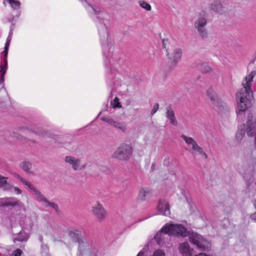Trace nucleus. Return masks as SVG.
Returning a JSON list of instances; mask_svg holds the SVG:
<instances>
[{"label":"nucleus","mask_w":256,"mask_h":256,"mask_svg":"<svg viewBox=\"0 0 256 256\" xmlns=\"http://www.w3.org/2000/svg\"><path fill=\"white\" fill-rule=\"evenodd\" d=\"M68 235L73 241L78 244V256H98L97 249L88 244L82 228L70 230Z\"/></svg>","instance_id":"obj_3"},{"label":"nucleus","mask_w":256,"mask_h":256,"mask_svg":"<svg viewBox=\"0 0 256 256\" xmlns=\"http://www.w3.org/2000/svg\"><path fill=\"white\" fill-rule=\"evenodd\" d=\"M181 137L187 144L188 151L198 144L197 142L191 137L187 136L184 134H182Z\"/></svg>","instance_id":"obj_21"},{"label":"nucleus","mask_w":256,"mask_h":256,"mask_svg":"<svg viewBox=\"0 0 256 256\" xmlns=\"http://www.w3.org/2000/svg\"><path fill=\"white\" fill-rule=\"evenodd\" d=\"M6 64H7V62L6 60V68H4L2 65H0V83H2L4 81V77L5 74L6 72Z\"/></svg>","instance_id":"obj_31"},{"label":"nucleus","mask_w":256,"mask_h":256,"mask_svg":"<svg viewBox=\"0 0 256 256\" xmlns=\"http://www.w3.org/2000/svg\"><path fill=\"white\" fill-rule=\"evenodd\" d=\"M189 239L190 242L199 250H208L211 247L210 242L199 234L192 233L189 236Z\"/></svg>","instance_id":"obj_8"},{"label":"nucleus","mask_w":256,"mask_h":256,"mask_svg":"<svg viewBox=\"0 0 256 256\" xmlns=\"http://www.w3.org/2000/svg\"><path fill=\"white\" fill-rule=\"evenodd\" d=\"M39 240H40V242H42V241H43V237H42V236H39Z\"/></svg>","instance_id":"obj_49"},{"label":"nucleus","mask_w":256,"mask_h":256,"mask_svg":"<svg viewBox=\"0 0 256 256\" xmlns=\"http://www.w3.org/2000/svg\"><path fill=\"white\" fill-rule=\"evenodd\" d=\"M90 7L92 10L94 14L98 19L106 20L108 17V14L104 8L92 6H90Z\"/></svg>","instance_id":"obj_13"},{"label":"nucleus","mask_w":256,"mask_h":256,"mask_svg":"<svg viewBox=\"0 0 256 256\" xmlns=\"http://www.w3.org/2000/svg\"><path fill=\"white\" fill-rule=\"evenodd\" d=\"M159 37L162 40V48L166 50L167 56H168V58L172 62L174 63L178 62L181 58L182 52L180 48H176L172 52H168V46L173 40L170 33H160Z\"/></svg>","instance_id":"obj_5"},{"label":"nucleus","mask_w":256,"mask_h":256,"mask_svg":"<svg viewBox=\"0 0 256 256\" xmlns=\"http://www.w3.org/2000/svg\"><path fill=\"white\" fill-rule=\"evenodd\" d=\"M207 34L208 33H206V32H204V33H200V36L202 38H204L205 37H206V35H207Z\"/></svg>","instance_id":"obj_46"},{"label":"nucleus","mask_w":256,"mask_h":256,"mask_svg":"<svg viewBox=\"0 0 256 256\" xmlns=\"http://www.w3.org/2000/svg\"><path fill=\"white\" fill-rule=\"evenodd\" d=\"M10 42H6L4 46V53L5 56H7L8 53V50L10 46Z\"/></svg>","instance_id":"obj_41"},{"label":"nucleus","mask_w":256,"mask_h":256,"mask_svg":"<svg viewBox=\"0 0 256 256\" xmlns=\"http://www.w3.org/2000/svg\"><path fill=\"white\" fill-rule=\"evenodd\" d=\"M65 162L70 165L74 170H80L85 167V166L81 164L80 159L72 156H66L64 159Z\"/></svg>","instance_id":"obj_12"},{"label":"nucleus","mask_w":256,"mask_h":256,"mask_svg":"<svg viewBox=\"0 0 256 256\" xmlns=\"http://www.w3.org/2000/svg\"><path fill=\"white\" fill-rule=\"evenodd\" d=\"M20 167L26 172L32 174L30 169L32 167V164L30 162L24 161L20 163Z\"/></svg>","instance_id":"obj_25"},{"label":"nucleus","mask_w":256,"mask_h":256,"mask_svg":"<svg viewBox=\"0 0 256 256\" xmlns=\"http://www.w3.org/2000/svg\"><path fill=\"white\" fill-rule=\"evenodd\" d=\"M21 182H22L32 192L34 190V189L36 188L33 185H32L30 184V182L26 180L24 178Z\"/></svg>","instance_id":"obj_36"},{"label":"nucleus","mask_w":256,"mask_h":256,"mask_svg":"<svg viewBox=\"0 0 256 256\" xmlns=\"http://www.w3.org/2000/svg\"><path fill=\"white\" fill-rule=\"evenodd\" d=\"M14 136L18 138V139H21L20 138V136H19L18 134L14 133Z\"/></svg>","instance_id":"obj_47"},{"label":"nucleus","mask_w":256,"mask_h":256,"mask_svg":"<svg viewBox=\"0 0 256 256\" xmlns=\"http://www.w3.org/2000/svg\"><path fill=\"white\" fill-rule=\"evenodd\" d=\"M41 253L42 256H48V248L47 245H42Z\"/></svg>","instance_id":"obj_35"},{"label":"nucleus","mask_w":256,"mask_h":256,"mask_svg":"<svg viewBox=\"0 0 256 256\" xmlns=\"http://www.w3.org/2000/svg\"><path fill=\"white\" fill-rule=\"evenodd\" d=\"M35 196L36 200L39 202H43L45 203L48 202V200L44 196L43 194L36 188L34 189L32 192Z\"/></svg>","instance_id":"obj_22"},{"label":"nucleus","mask_w":256,"mask_h":256,"mask_svg":"<svg viewBox=\"0 0 256 256\" xmlns=\"http://www.w3.org/2000/svg\"><path fill=\"white\" fill-rule=\"evenodd\" d=\"M254 208L256 209V198L254 200Z\"/></svg>","instance_id":"obj_50"},{"label":"nucleus","mask_w":256,"mask_h":256,"mask_svg":"<svg viewBox=\"0 0 256 256\" xmlns=\"http://www.w3.org/2000/svg\"><path fill=\"white\" fill-rule=\"evenodd\" d=\"M16 206H22L23 204L16 198L14 197L3 198H0V206L14 207Z\"/></svg>","instance_id":"obj_11"},{"label":"nucleus","mask_w":256,"mask_h":256,"mask_svg":"<svg viewBox=\"0 0 256 256\" xmlns=\"http://www.w3.org/2000/svg\"><path fill=\"white\" fill-rule=\"evenodd\" d=\"M22 254V250L18 248L10 256H20Z\"/></svg>","instance_id":"obj_39"},{"label":"nucleus","mask_w":256,"mask_h":256,"mask_svg":"<svg viewBox=\"0 0 256 256\" xmlns=\"http://www.w3.org/2000/svg\"><path fill=\"white\" fill-rule=\"evenodd\" d=\"M256 74L254 71H252L247 76L242 82V88L236 94L238 100V110L244 112L252 106V92L251 90L252 82Z\"/></svg>","instance_id":"obj_1"},{"label":"nucleus","mask_w":256,"mask_h":256,"mask_svg":"<svg viewBox=\"0 0 256 256\" xmlns=\"http://www.w3.org/2000/svg\"><path fill=\"white\" fill-rule=\"evenodd\" d=\"M250 218L256 221V212L250 216Z\"/></svg>","instance_id":"obj_44"},{"label":"nucleus","mask_w":256,"mask_h":256,"mask_svg":"<svg viewBox=\"0 0 256 256\" xmlns=\"http://www.w3.org/2000/svg\"><path fill=\"white\" fill-rule=\"evenodd\" d=\"M133 152V148L130 144L122 143L118 148L112 155L115 158L122 161L130 160Z\"/></svg>","instance_id":"obj_7"},{"label":"nucleus","mask_w":256,"mask_h":256,"mask_svg":"<svg viewBox=\"0 0 256 256\" xmlns=\"http://www.w3.org/2000/svg\"><path fill=\"white\" fill-rule=\"evenodd\" d=\"M242 128L248 136H256V118L252 114L248 116L246 124Z\"/></svg>","instance_id":"obj_9"},{"label":"nucleus","mask_w":256,"mask_h":256,"mask_svg":"<svg viewBox=\"0 0 256 256\" xmlns=\"http://www.w3.org/2000/svg\"><path fill=\"white\" fill-rule=\"evenodd\" d=\"M92 212L98 222L103 221L107 216V212L105 208L98 202L92 206Z\"/></svg>","instance_id":"obj_10"},{"label":"nucleus","mask_w":256,"mask_h":256,"mask_svg":"<svg viewBox=\"0 0 256 256\" xmlns=\"http://www.w3.org/2000/svg\"><path fill=\"white\" fill-rule=\"evenodd\" d=\"M12 189L13 191L16 192V194H20L22 193V190L17 187H13L11 188V190Z\"/></svg>","instance_id":"obj_42"},{"label":"nucleus","mask_w":256,"mask_h":256,"mask_svg":"<svg viewBox=\"0 0 256 256\" xmlns=\"http://www.w3.org/2000/svg\"><path fill=\"white\" fill-rule=\"evenodd\" d=\"M200 66H198V64H196V66L198 68H200L203 73L208 74L212 72V68L206 63H202L200 64Z\"/></svg>","instance_id":"obj_26"},{"label":"nucleus","mask_w":256,"mask_h":256,"mask_svg":"<svg viewBox=\"0 0 256 256\" xmlns=\"http://www.w3.org/2000/svg\"><path fill=\"white\" fill-rule=\"evenodd\" d=\"M189 152L192 154L194 156H196L198 155L201 156L205 159L208 158V156L204 151L202 148L200 147L198 144L195 147L191 149Z\"/></svg>","instance_id":"obj_18"},{"label":"nucleus","mask_w":256,"mask_h":256,"mask_svg":"<svg viewBox=\"0 0 256 256\" xmlns=\"http://www.w3.org/2000/svg\"><path fill=\"white\" fill-rule=\"evenodd\" d=\"M100 119L107 122L108 124H109L110 126H113L114 122H115L114 120L112 118H110V117H102Z\"/></svg>","instance_id":"obj_33"},{"label":"nucleus","mask_w":256,"mask_h":256,"mask_svg":"<svg viewBox=\"0 0 256 256\" xmlns=\"http://www.w3.org/2000/svg\"><path fill=\"white\" fill-rule=\"evenodd\" d=\"M113 108H120L121 105L120 103L118 102V98H115L114 102L112 103Z\"/></svg>","instance_id":"obj_38"},{"label":"nucleus","mask_w":256,"mask_h":256,"mask_svg":"<svg viewBox=\"0 0 256 256\" xmlns=\"http://www.w3.org/2000/svg\"><path fill=\"white\" fill-rule=\"evenodd\" d=\"M186 228L180 224H166L154 237L158 244L162 245L164 242L165 236L170 235L186 237L188 236Z\"/></svg>","instance_id":"obj_4"},{"label":"nucleus","mask_w":256,"mask_h":256,"mask_svg":"<svg viewBox=\"0 0 256 256\" xmlns=\"http://www.w3.org/2000/svg\"><path fill=\"white\" fill-rule=\"evenodd\" d=\"M14 178H16L18 179L19 180H20V182H22L24 178H22L18 174H16V173H14Z\"/></svg>","instance_id":"obj_43"},{"label":"nucleus","mask_w":256,"mask_h":256,"mask_svg":"<svg viewBox=\"0 0 256 256\" xmlns=\"http://www.w3.org/2000/svg\"><path fill=\"white\" fill-rule=\"evenodd\" d=\"M158 210L160 214L165 216H168L170 214L169 205L165 200H160L158 205Z\"/></svg>","instance_id":"obj_15"},{"label":"nucleus","mask_w":256,"mask_h":256,"mask_svg":"<svg viewBox=\"0 0 256 256\" xmlns=\"http://www.w3.org/2000/svg\"><path fill=\"white\" fill-rule=\"evenodd\" d=\"M12 34H10L8 36L7 38H6V41L7 42H10L11 41V40H12Z\"/></svg>","instance_id":"obj_45"},{"label":"nucleus","mask_w":256,"mask_h":256,"mask_svg":"<svg viewBox=\"0 0 256 256\" xmlns=\"http://www.w3.org/2000/svg\"><path fill=\"white\" fill-rule=\"evenodd\" d=\"M245 134L243 130V129H241L240 130H238L236 135V138L237 140H240L243 138L244 135Z\"/></svg>","instance_id":"obj_34"},{"label":"nucleus","mask_w":256,"mask_h":256,"mask_svg":"<svg viewBox=\"0 0 256 256\" xmlns=\"http://www.w3.org/2000/svg\"><path fill=\"white\" fill-rule=\"evenodd\" d=\"M206 96L210 99L212 104L220 114L227 115L229 112L228 106L220 100L212 87L210 88L206 92Z\"/></svg>","instance_id":"obj_6"},{"label":"nucleus","mask_w":256,"mask_h":256,"mask_svg":"<svg viewBox=\"0 0 256 256\" xmlns=\"http://www.w3.org/2000/svg\"><path fill=\"white\" fill-rule=\"evenodd\" d=\"M138 5L143 9L147 11L152 10L151 6L147 2L144 0H140L138 2Z\"/></svg>","instance_id":"obj_28"},{"label":"nucleus","mask_w":256,"mask_h":256,"mask_svg":"<svg viewBox=\"0 0 256 256\" xmlns=\"http://www.w3.org/2000/svg\"><path fill=\"white\" fill-rule=\"evenodd\" d=\"M151 194V190L148 188H141L139 190L138 199L140 201H144Z\"/></svg>","instance_id":"obj_17"},{"label":"nucleus","mask_w":256,"mask_h":256,"mask_svg":"<svg viewBox=\"0 0 256 256\" xmlns=\"http://www.w3.org/2000/svg\"><path fill=\"white\" fill-rule=\"evenodd\" d=\"M4 4L6 6L7 4H10L13 9H18L20 8V2L16 0H3Z\"/></svg>","instance_id":"obj_24"},{"label":"nucleus","mask_w":256,"mask_h":256,"mask_svg":"<svg viewBox=\"0 0 256 256\" xmlns=\"http://www.w3.org/2000/svg\"><path fill=\"white\" fill-rule=\"evenodd\" d=\"M166 117L170 120V124L174 126H177V120L174 116V112L172 110L170 106H168L166 108Z\"/></svg>","instance_id":"obj_20"},{"label":"nucleus","mask_w":256,"mask_h":256,"mask_svg":"<svg viewBox=\"0 0 256 256\" xmlns=\"http://www.w3.org/2000/svg\"><path fill=\"white\" fill-rule=\"evenodd\" d=\"M109 33H102L100 35V40L102 47L104 55L106 57L104 60V65L107 73L114 72L115 71L116 66L113 65L114 62L120 59V52L118 50H115L114 48L109 44L111 43V40H109Z\"/></svg>","instance_id":"obj_2"},{"label":"nucleus","mask_w":256,"mask_h":256,"mask_svg":"<svg viewBox=\"0 0 256 256\" xmlns=\"http://www.w3.org/2000/svg\"><path fill=\"white\" fill-rule=\"evenodd\" d=\"M44 204H46V206H49L51 207L53 209H54L56 211H58V206L56 204H55L54 202H50L48 200V202H46Z\"/></svg>","instance_id":"obj_37"},{"label":"nucleus","mask_w":256,"mask_h":256,"mask_svg":"<svg viewBox=\"0 0 256 256\" xmlns=\"http://www.w3.org/2000/svg\"><path fill=\"white\" fill-rule=\"evenodd\" d=\"M256 166V160L254 158H250L248 161V168L250 172H253Z\"/></svg>","instance_id":"obj_29"},{"label":"nucleus","mask_w":256,"mask_h":256,"mask_svg":"<svg viewBox=\"0 0 256 256\" xmlns=\"http://www.w3.org/2000/svg\"><path fill=\"white\" fill-rule=\"evenodd\" d=\"M144 252L140 251L138 252L137 256H143ZM152 256H164V253L162 250H156Z\"/></svg>","instance_id":"obj_32"},{"label":"nucleus","mask_w":256,"mask_h":256,"mask_svg":"<svg viewBox=\"0 0 256 256\" xmlns=\"http://www.w3.org/2000/svg\"><path fill=\"white\" fill-rule=\"evenodd\" d=\"M113 126L117 129L120 130L122 132H125L126 130V125L118 121L114 122Z\"/></svg>","instance_id":"obj_30"},{"label":"nucleus","mask_w":256,"mask_h":256,"mask_svg":"<svg viewBox=\"0 0 256 256\" xmlns=\"http://www.w3.org/2000/svg\"><path fill=\"white\" fill-rule=\"evenodd\" d=\"M210 8L215 12L222 14L226 10L220 0H214L210 4Z\"/></svg>","instance_id":"obj_14"},{"label":"nucleus","mask_w":256,"mask_h":256,"mask_svg":"<svg viewBox=\"0 0 256 256\" xmlns=\"http://www.w3.org/2000/svg\"><path fill=\"white\" fill-rule=\"evenodd\" d=\"M155 168V164L154 163H152V166H151V169H152V170H154Z\"/></svg>","instance_id":"obj_48"},{"label":"nucleus","mask_w":256,"mask_h":256,"mask_svg":"<svg viewBox=\"0 0 256 256\" xmlns=\"http://www.w3.org/2000/svg\"><path fill=\"white\" fill-rule=\"evenodd\" d=\"M8 178L0 176V188L4 190H10L12 186L7 182Z\"/></svg>","instance_id":"obj_23"},{"label":"nucleus","mask_w":256,"mask_h":256,"mask_svg":"<svg viewBox=\"0 0 256 256\" xmlns=\"http://www.w3.org/2000/svg\"><path fill=\"white\" fill-rule=\"evenodd\" d=\"M159 108V104L158 103L155 104L151 112V114L152 116L158 110Z\"/></svg>","instance_id":"obj_40"},{"label":"nucleus","mask_w":256,"mask_h":256,"mask_svg":"<svg viewBox=\"0 0 256 256\" xmlns=\"http://www.w3.org/2000/svg\"><path fill=\"white\" fill-rule=\"evenodd\" d=\"M207 23L206 20L203 16H200L195 22L194 26L196 30L202 32Z\"/></svg>","instance_id":"obj_19"},{"label":"nucleus","mask_w":256,"mask_h":256,"mask_svg":"<svg viewBox=\"0 0 256 256\" xmlns=\"http://www.w3.org/2000/svg\"><path fill=\"white\" fill-rule=\"evenodd\" d=\"M180 251L183 256H194V250L190 248L188 242H184L180 244Z\"/></svg>","instance_id":"obj_16"},{"label":"nucleus","mask_w":256,"mask_h":256,"mask_svg":"<svg viewBox=\"0 0 256 256\" xmlns=\"http://www.w3.org/2000/svg\"><path fill=\"white\" fill-rule=\"evenodd\" d=\"M28 235L24 232H20L14 238V240L22 242H26L28 240Z\"/></svg>","instance_id":"obj_27"}]
</instances>
